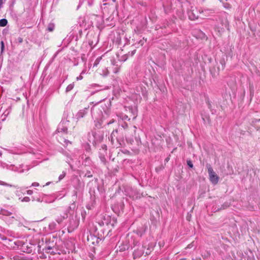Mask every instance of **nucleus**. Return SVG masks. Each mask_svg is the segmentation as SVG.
<instances>
[{
  "label": "nucleus",
  "mask_w": 260,
  "mask_h": 260,
  "mask_svg": "<svg viewBox=\"0 0 260 260\" xmlns=\"http://www.w3.org/2000/svg\"><path fill=\"white\" fill-rule=\"evenodd\" d=\"M31 186H39V183L38 182H34L32 183Z\"/></svg>",
  "instance_id": "6ab92c4d"
},
{
  "label": "nucleus",
  "mask_w": 260,
  "mask_h": 260,
  "mask_svg": "<svg viewBox=\"0 0 260 260\" xmlns=\"http://www.w3.org/2000/svg\"><path fill=\"white\" fill-rule=\"evenodd\" d=\"M128 195L129 197L132 198L134 200L138 199L140 198L141 197L144 196L143 193L140 194L136 190H132L131 192H128Z\"/></svg>",
  "instance_id": "20e7f679"
},
{
  "label": "nucleus",
  "mask_w": 260,
  "mask_h": 260,
  "mask_svg": "<svg viewBox=\"0 0 260 260\" xmlns=\"http://www.w3.org/2000/svg\"><path fill=\"white\" fill-rule=\"evenodd\" d=\"M65 176V173H63L62 174L60 175L59 176V180H61Z\"/></svg>",
  "instance_id": "a211bd4d"
},
{
  "label": "nucleus",
  "mask_w": 260,
  "mask_h": 260,
  "mask_svg": "<svg viewBox=\"0 0 260 260\" xmlns=\"http://www.w3.org/2000/svg\"><path fill=\"white\" fill-rule=\"evenodd\" d=\"M22 202H28L30 201V198L29 197H24L22 200Z\"/></svg>",
  "instance_id": "2eb2a0df"
},
{
  "label": "nucleus",
  "mask_w": 260,
  "mask_h": 260,
  "mask_svg": "<svg viewBox=\"0 0 260 260\" xmlns=\"http://www.w3.org/2000/svg\"><path fill=\"white\" fill-rule=\"evenodd\" d=\"M101 57L98 58L94 62L93 67L96 66L100 62Z\"/></svg>",
  "instance_id": "f8f14e48"
},
{
  "label": "nucleus",
  "mask_w": 260,
  "mask_h": 260,
  "mask_svg": "<svg viewBox=\"0 0 260 260\" xmlns=\"http://www.w3.org/2000/svg\"><path fill=\"white\" fill-rule=\"evenodd\" d=\"M63 139H64V141H64V142H66V140L64 138H63Z\"/></svg>",
  "instance_id": "c9c22d12"
},
{
  "label": "nucleus",
  "mask_w": 260,
  "mask_h": 260,
  "mask_svg": "<svg viewBox=\"0 0 260 260\" xmlns=\"http://www.w3.org/2000/svg\"><path fill=\"white\" fill-rule=\"evenodd\" d=\"M49 184H50V182H48V183H46V185H49Z\"/></svg>",
  "instance_id": "72a5a7b5"
},
{
  "label": "nucleus",
  "mask_w": 260,
  "mask_h": 260,
  "mask_svg": "<svg viewBox=\"0 0 260 260\" xmlns=\"http://www.w3.org/2000/svg\"><path fill=\"white\" fill-rule=\"evenodd\" d=\"M135 50H134V51H133L132 54H134L135 53Z\"/></svg>",
  "instance_id": "2f4dec72"
},
{
  "label": "nucleus",
  "mask_w": 260,
  "mask_h": 260,
  "mask_svg": "<svg viewBox=\"0 0 260 260\" xmlns=\"http://www.w3.org/2000/svg\"><path fill=\"white\" fill-rule=\"evenodd\" d=\"M4 47H5L4 43L3 41H2L1 42V53H2L4 51Z\"/></svg>",
  "instance_id": "ddd939ff"
},
{
  "label": "nucleus",
  "mask_w": 260,
  "mask_h": 260,
  "mask_svg": "<svg viewBox=\"0 0 260 260\" xmlns=\"http://www.w3.org/2000/svg\"><path fill=\"white\" fill-rule=\"evenodd\" d=\"M187 165L189 167H190V168H192L193 167V164L192 163V161L190 160H187Z\"/></svg>",
  "instance_id": "4468645a"
},
{
  "label": "nucleus",
  "mask_w": 260,
  "mask_h": 260,
  "mask_svg": "<svg viewBox=\"0 0 260 260\" xmlns=\"http://www.w3.org/2000/svg\"><path fill=\"white\" fill-rule=\"evenodd\" d=\"M105 114L108 116V113L106 112H105Z\"/></svg>",
  "instance_id": "473e14b6"
},
{
  "label": "nucleus",
  "mask_w": 260,
  "mask_h": 260,
  "mask_svg": "<svg viewBox=\"0 0 260 260\" xmlns=\"http://www.w3.org/2000/svg\"><path fill=\"white\" fill-rule=\"evenodd\" d=\"M192 243H191L190 244H189V245L187 246V248H191V247L192 246Z\"/></svg>",
  "instance_id": "cd10ccee"
},
{
  "label": "nucleus",
  "mask_w": 260,
  "mask_h": 260,
  "mask_svg": "<svg viewBox=\"0 0 260 260\" xmlns=\"http://www.w3.org/2000/svg\"><path fill=\"white\" fill-rule=\"evenodd\" d=\"M103 149H106V145H104V146H103Z\"/></svg>",
  "instance_id": "c756f323"
},
{
  "label": "nucleus",
  "mask_w": 260,
  "mask_h": 260,
  "mask_svg": "<svg viewBox=\"0 0 260 260\" xmlns=\"http://www.w3.org/2000/svg\"><path fill=\"white\" fill-rule=\"evenodd\" d=\"M33 191L31 190H27V193L29 195H30L32 193Z\"/></svg>",
  "instance_id": "4be33fe9"
},
{
  "label": "nucleus",
  "mask_w": 260,
  "mask_h": 260,
  "mask_svg": "<svg viewBox=\"0 0 260 260\" xmlns=\"http://www.w3.org/2000/svg\"><path fill=\"white\" fill-rule=\"evenodd\" d=\"M220 2L223 3V0H219Z\"/></svg>",
  "instance_id": "7c9ffc66"
},
{
  "label": "nucleus",
  "mask_w": 260,
  "mask_h": 260,
  "mask_svg": "<svg viewBox=\"0 0 260 260\" xmlns=\"http://www.w3.org/2000/svg\"><path fill=\"white\" fill-rule=\"evenodd\" d=\"M221 70H223L224 68V66H225V62L223 60L221 62Z\"/></svg>",
  "instance_id": "aec40b11"
},
{
  "label": "nucleus",
  "mask_w": 260,
  "mask_h": 260,
  "mask_svg": "<svg viewBox=\"0 0 260 260\" xmlns=\"http://www.w3.org/2000/svg\"><path fill=\"white\" fill-rule=\"evenodd\" d=\"M87 108L80 110L76 115L77 120H78L79 119L83 118L87 114Z\"/></svg>",
  "instance_id": "423d86ee"
},
{
  "label": "nucleus",
  "mask_w": 260,
  "mask_h": 260,
  "mask_svg": "<svg viewBox=\"0 0 260 260\" xmlns=\"http://www.w3.org/2000/svg\"><path fill=\"white\" fill-rule=\"evenodd\" d=\"M136 117V116H135L134 117V119H135Z\"/></svg>",
  "instance_id": "4c0bfd02"
},
{
  "label": "nucleus",
  "mask_w": 260,
  "mask_h": 260,
  "mask_svg": "<svg viewBox=\"0 0 260 260\" xmlns=\"http://www.w3.org/2000/svg\"><path fill=\"white\" fill-rule=\"evenodd\" d=\"M198 16H193L192 17L191 14L190 13L189 14V17L190 19L194 20L195 19H198Z\"/></svg>",
  "instance_id": "dca6fc26"
},
{
  "label": "nucleus",
  "mask_w": 260,
  "mask_h": 260,
  "mask_svg": "<svg viewBox=\"0 0 260 260\" xmlns=\"http://www.w3.org/2000/svg\"><path fill=\"white\" fill-rule=\"evenodd\" d=\"M143 248V246H140L137 249H135L133 253L134 257L135 258L139 257L143 255L144 253Z\"/></svg>",
  "instance_id": "39448f33"
},
{
  "label": "nucleus",
  "mask_w": 260,
  "mask_h": 260,
  "mask_svg": "<svg viewBox=\"0 0 260 260\" xmlns=\"http://www.w3.org/2000/svg\"><path fill=\"white\" fill-rule=\"evenodd\" d=\"M73 114L72 112L69 113L68 114V116L67 117V121L66 122L64 121H61L58 126L56 131V137L58 138L60 143H61L62 140H59V138H60L62 136L67 135L68 133V127L66 125V122H69L71 120V118H73Z\"/></svg>",
  "instance_id": "f257e3e1"
},
{
  "label": "nucleus",
  "mask_w": 260,
  "mask_h": 260,
  "mask_svg": "<svg viewBox=\"0 0 260 260\" xmlns=\"http://www.w3.org/2000/svg\"><path fill=\"white\" fill-rule=\"evenodd\" d=\"M207 168L209 173V180L210 182L213 184H216L219 181V177L217 175L215 172L213 171L211 165L209 164L207 165Z\"/></svg>",
  "instance_id": "f03ea898"
},
{
  "label": "nucleus",
  "mask_w": 260,
  "mask_h": 260,
  "mask_svg": "<svg viewBox=\"0 0 260 260\" xmlns=\"http://www.w3.org/2000/svg\"><path fill=\"white\" fill-rule=\"evenodd\" d=\"M117 133V130H116V131H113V132H112V133L111 134V136L112 138H113V136H115V133Z\"/></svg>",
  "instance_id": "412c9836"
},
{
  "label": "nucleus",
  "mask_w": 260,
  "mask_h": 260,
  "mask_svg": "<svg viewBox=\"0 0 260 260\" xmlns=\"http://www.w3.org/2000/svg\"><path fill=\"white\" fill-rule=\"evenodd\" d=\"M234 260H245L243 257V253L241 252H237L236 254L234 256Z\"/></svg>",
  "instance_id": "0eeeda50"
},
{
  "label": "nucleus",
  "mask_w": 260,
  "mask_h": 260,
  "mask_svg": "<svg viewBox=\"0 0 260 260\" xmlns=\"http://www.w3.org/2000/svg\"><path fill=\"white\" fill-rule=\"evenodd\" d=\"M112 123V122H108L107 123L108 124H109L110 123Z\"/></svg>",
  "instance_id": "f704fd0d"
},
{
  "label": "nucleus",
  "mask_w": 260,
  "mask_h": 260,
  "mask_svg": "<svg viewBox=\"0 0 260 260\" xmlns=\"http://www.w3.org/2000/svg\"><path fill=\"white\" fill-rule=\"evenodd\" d=\"M0 185H4V186H10V187L12 186V185L8 184L7 183H5V182L2 181H0Z\"/></svg>",
  "instance_id": "9d476101"
},
{
  "label": "nucleus",
  "mask_w": 260,
  "mask_h": 260,
  "mask_svg": "<svg viewBox=\"0 0 260 260\" xmlns=\"http://www.w3.org/2000/svg\"><path fill=\"white\" fill-rule=\"evenodd\" d=\"M8 21L6 19H2L0 20V26L4 27L7 25Z\"/></svg>",
  "instance_id": "6e6552de"
},
{
  "label": "nucleus",
  "mask_w": 260,
  "mask_h": 260,
  "mask_svg": "<svg viewBox=\"0 0 260 260\" xmlns=\"http://www.w3.org/2000/svg\"><path fill=\"white\" fill-rule=\"evenodd\" d=\"M22 42V39L20 40V42Z\"/></svg>",
  "instance_id": "e433bc0d"
},
{
  "label": "nucleus",
  "mask_w": 260,
  "mask_h": 260,
  "mask_svg": "<svg viewBox=\"0 0 260 260\" xmlns=\"http://www.w3.org/2000/svg\"><path fill=\"white\" fill-rule=\"evenodd\" d=\"M36 200L38 201V202H42V201L41 200V199L40 198H38L36 199Z\"/></svg>",
  "instance_id": "c85d7f7f"
},
{
  "label": "nucleus",
  "mask_w": 260,
  "mask_h": 260,
  "mask_svg": "<svg viewBox=\"0 0 260 260\" xmlns=\"http://www.w3.org/2000/svg\"><path fill=\"white\" fill-rule=\"evenodd\" d=\"M107 219H108L109 218V217H107ZM106 220L105 219H104V221H102L101 222H99V224L101 225V226H102V225H104L105 224H106L107 225H108V223L107 221H105ZM107 221H108V220H107Z\"/></svg>",
  "instance_id": "1a4fd4ad"
},
{
  "label": "nucleus",
  "mask_w": 260,
  "mask_h": 260,
  "mask_svg": "<svg viewBox=\"0 0 260 260\" xmlns=\"http://www.w3.org/2000/svg\"><path fill=\"white\" fill-rule=\"evenodd\" d=\"M53 29H54L53 26H49V27L48 28V30H49V31H52V30H53Z\"/></svg>",
  "instance_id": "5701e85b"
},
{
  "label": "nucleus",
  "mask_w": 260,
  "mask_h": 260,
  "mask_svg": "<svg viewBox=\"0 0 260 260\" xmlns=\"http://www.w3.org/2000/svg\"><path fill=\"white\" fill-rule=\"evenodd\" d=\"M73 87H74V86L73 84L69 85L66 88V91H69L73 89Z\"/></svg>",
  "instance_id": "9b49d317"
},
{
  "label": "nucleus",
  "mask_w": 260,
  "mask_h": 260,
  "mask_svg": "<svg viewBox=\"0 0 260 260\" xmlns=\"http://www.w3.org/2000/svg\"><path fill=\"white\" fill-rule=\"evenodd\" d=\"M92 115L97 120H102L103 118H105L104 115L102 113L101 110L99 109L98 110H92Z\"/></svg>",
  "instance_id": "7ed1b4c3"
},
{
  "label": "nucleus",
  "mask_w": 260,
  "mask_h": 260,
  "mask_svg": "<svg viewBox=\"0 0 260 260\" xmlns=\"http://www.w3.org/2000/svg\"><path fill=\"white\" fill-rule=\"evenodd\" d=\"M3 4V0H0V9L2 7Z\"/></svg>",
  "instance_id": "393cba45"
},
{
  "label": "nucleus",
  "mask_w": 260,
  "mask_h": 260,
  "mask_svg": "<svg viewBox=\"0 0 260 260\" xmlns=\"http://www.w3.org/2000/svg\"><path fill=\"white\" fill-rule=\"evenodd\" d=\"M56 221H57V222H58V223H60V222H61V221H62V219H57L56 220Z\"/></svg>",
  "instance_id": "bb28decb"
},
{
  "label": "nucleus",
  "mask_w": 260,
  "mask_h": 260,
  "mask_svg": "<svg viewBox=\"0 0 260 260\" xmlns=\"http://www.w3.org/2000/svg\"><path fill=\"white\" fill-rule=\"evenodd\" d=\"M152 247H149L147 248V249L146 251L145 252V253H146V255H148V254H150V251H151V249H152Z\"/></svg>",
  "instance_id": "f3484780"
},
{
  "label": "nucleus",
  "mask_w": 260,
  "mask_h": 260,
  "mask_svg": "<svg viewBox=\"0 0 260 260\" xmlns=\"http://www.w3.org/2000/svg\"><path fill=\"white\" fill-rule=\"evenodd\" d=\"M52 249V247L51 246H48L45 248L46 251H47V250H50Z\"/></svg>",
  "instance_id": "b1692460"
},
{
  "label": "nucleus",
  "mask_w": 260,
  "mask_h": 260,
  "mask_svg": "<svg viewBox=\"0 0 260 260\" xmlns=\"http://www.w3.org/2000/svg\"><path fill=\"white\" fill-rule=\"evenodd\" d=\"M82 79V76H79V77H77V79L78 80H81Z\"/></svg>",
  "instance_id": "a878e982"
}]
</instances>
